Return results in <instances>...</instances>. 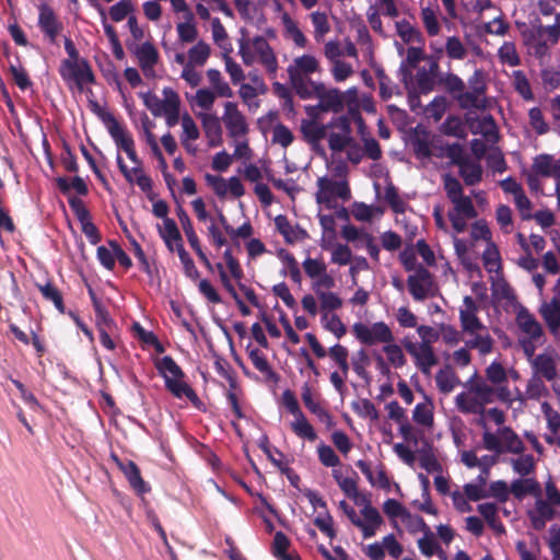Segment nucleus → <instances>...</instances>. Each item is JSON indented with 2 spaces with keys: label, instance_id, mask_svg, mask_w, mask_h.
I'll use <instances>...</instances> for the list:
<instances>
[{
  "label": "nucleus",
  "instance_id": "obj_1",
  "mask_svg": "<svg viewBox=\"0 0 560 560\" xmlns=\"http://www.w3.org/2000/svg\"><path fill=\"white\" fill-rule=\"evenodd\" d=\"M464 388L454 400L456 408L462 413L483 415L486 406L495 400L509 405L513 402L512 393L508 387H492L485 380L477 378L476 371L464 384Z\"/></svg>",
  "mask_w": 560,
  "mask_h": 560
},
{
  "label": "nucleus",
  "instance_id": "obj_2",
  "mask_svg": "<svg viewBox=\"0 0 560 560\" xmlns=\"http://www.w3.org/2000/svg\"><path fill=\"white\" fill-rule=\"evenodd\" d=\"M479 306L475 300L471 296H465L458 311L459 323L464 346L486 357L493 351L495 341L488 327L477 316Z\"/></svg>",
  "mask_w": 560,
  "mask_h": 560
},
{
  "label": "nucleus",
  "instance_id": "obj_3",
  "mask_svg": "<svg viewBox=\"0 0 560 560\" xmlns=\"http://www.w3.org/2000/svg\"><path fill=\"white\" fill-rule=\"evenodd\" d=\"M238 55L245 66L259 65L269 79L275 80L279 70L278 57L268 40L257 35L238 40Z\"/></svg>",
  "mask_w": 560,
  "mask_h": 560
},
{
  "label": "nucleus",
  "instance_id": "obj_4",
  "mask_svg": "<svg viewBox=\"0 0 560 560\" xmlns=\"http://www.w3.org/2000/svg\"><path fill=\"white\" fill-rule=\"evenodd\" d=\"M336 171V174L318 177L316 182V202L328 210H338L339 201L346 202L351 198L346 165L338 164Z\"/></svg>",
  "mask_w": 560,
  "mask_h": 560
},
{
  "label": "nucleus",
  "instance_id": "obj_5",
  "mask_svg": "<svg viewBox=\"0 0 560 560\" xmlns=\"http://www.w3.org/2000/svg\"><path fill=\"white\" fill-rule=\"evenodd\" d=\"M444 189L447 198L453 203V209L448 212V218L453 229L462 233L467 228V220L477 217L476 209L471 199L465 196L460 183L451 175L444 176Z\"/></svg>",
  "mask_w": 560,
  "mask_h": 560
},
{
  "label": "nucleus",
  "instance_id": "obj_6",
  "mask_svg": "<svg viewBox=\"0 0 560 560\" xmlns=\"http://www.w3.org/2000/svg\"><path fill=\"white\" fill-rule=\"evenodd\" d=\"M337 128L335 131H327L328 148L334 153L346 152L347 159L359 164L363 159L361 145L351 136V125L347 116L334 117L330 120V129Z\"/></svg>",
  "mask_w": 560,
  "mask_h": 560
},
{
  "label": "nucleus",
  "instance_id": "obj_7",
  "mask_svg": "<svg viewBox=\"0 0 560 560\" xmlns=\"http://www.w3.org/2000/svg\"><path fill=\"white\" fill-rule=\"evenodd\" d=\"M534 499L535 502L527 508L526 514L533 528L541 530L553 520L556 510L560 508V491L549 479L545 485V494L541 491Z\"/></svg>",
  "mask_w": 560,
  "mask_h": 560
},
{
  "label": "nucleus",
  "instance_id": "obj_8",
  "mask_svg": "<svg viewBox=\"0 0 560 560\" xmlns=\"http://www.w3.org/2000/svg\"><path fill=\"white\" fill-rule=\"evenodd\" d=\"M483 447L497 454H521L525 451L522 439L510 427H499L495 432L487 428L482 433Z\"/></svg>",
  "mask_w": 560,
  "mask_h": 560
},
{
  "label": "nucleus",
  "instance_id": "obj_9",
  "mask_svg": "<svg viewBox=\"0 0 560 560\" xmlns=\"http://www.w3.org/2000/svg\"><path fill=\"white\" fill-rule=\"evenodd\" d=\"M516 324L521 330L520 343L527 358L534 357L536 349L544 345L545 335L540 323L527 310L516 315Z\"/></svg>",
  "mask_w": 560,
  "mask_h": 560
},
{
  "label": "nucleus",
  "instance_id": "obj_10",
  "mask_svg": "<svg viewBox=\"0 0 560 560\" xmlns=\"http://www.w3.org/2000/svg\"><path fill=\"white\" fill-rule=\"evenodd\" d=\"M524 37L525 44L533 55L537 57L546 56L549 48L557 44L560 37V12L557 13L553 24L534 26L528 33L524 34Z\"/></svg>",
  "mask_w": 560,
  "mask_h": 560
},
{
  "label": "nucleus",
  "instance_id": "obj_11",
  "mask_svg": "<svg viewBox=\"0 0 560 560\" xmlns=\"http://www.w3.org/2000/svg\"><path fill=\"white\" fill-rule=\"evenodd\" d=\"M351 329L357 340L364 346H384L386 342L394 341V334L390 327L384 322H358L352 325Z\"/></svg>",
  "mask_w": 560,
  "mask_h": 560
},
{
  "label": "nucleus",
  "instance_id": "obj_12",
  "mask_svg": "<svg viewBox=\"0 0 560 560\" xmlns=\"http://www.w3.org/2000/svg\"><path fill=\"white\" fill-rule=\"evenodd\" d=\"M402 346L413 360L415 366L424 375L429 376L432 369L438 364L439 359L431 345L412 341L408 337L402 339Z\"/></svg>",
  "mask_w": 560,
  "mask_h": 560
},
{
  "label": "nucleus",
  "instance_id": "obj_13",
  "mask_svg": "<svg viewBox=\"0 0 560 560\" xmlns=\"http://www.w3.org/2000/svg\"><path fill=\"white\" fill-rule=\"evenodd\" d=\"M221 120L230 138L237 139L247 137L249 124L235 102L228 101L223 103Z\"/></svg>",
  "mask_w": 560,
  "mask_h": 560
},
{
  "label": "nucleus",
  "instance_id": "obj_14",
  "mask_svg": "<svg viewBox=\"0 0 560 560\" xmlns=\"http://www.w3.org/2000/svg\"><path fill=\"white\" fill-rule=\"evenodd\" d=\"M468 90L458 96V105L463 109H480L486 106V82L482 70H475L468 79Z\"/></svg>",
  "mask_w": 560,
  "mask_h": 560
},
{
  "label": "nucleus",
  "instance_id": "obj_15",
  "mask_svg": "<svg viewBox=\"0 0 560 560\" xmlns=\"http://www.w3.org/2000/svg\"><path fill=\"white\" fill-rule=\"evenodd\" d=\"M60 75L67 82H74L79 89L94 81L92 69L83 58L65 59L60 65Z\"/></svg>",
  "mask_w": 560,
  "mask_h": 560
},
{
  "label": "nucleus",
  "instance_id": "obj_16",
  "mask_svg": "<svg viewBox=\"0 0 560 560\" xmlns=\"http://www.w3.org/2000/svg\"><path fill=\"white\" fill-rule=\"evenodd\" d=\"M314 97L319 102L325 113L339 114L343 110L341 103V91L335 86L326 85L324 82L311 81Z\"/></svg>",
  "mask_w": 560,
  "mask_h": 560
},
{
  "label": "nucleus",
  "instance_id": "obj_17",
  "mask_svg": "<svg viewBox=\"0 0 560 560\" xmlns=\"http://www.w3.org/2000/svg\"><path fill=\"white\" fill-rule=\"evenodd\" d=\"M409 292L417 301H423L434 295L435 288L431 273L422 266H419L413 275L407 280Z\"/></svg>",
  "mask_w": 560,
  "mask_h": 560
},
{
  "label": "nucleus",
  "instance_id": "obj_18",
  "mask_svg": "<svg viewBox=\"0 0 560 560\" xmlns=\"http://www.w3.org/2000/svg\"><path fill=\"white\" fill-rule=\"evenodd\" d=\"M320 71L319 59L312 54H303L294 57L287 68L289 80L299 81L307 79L314 73Z\"/></svg>",
  "mask_w": 560,
  "mask_h": 560
},
{
  "label": "nucleus",
  "instance_id": "obj_19",
  "mask_svg": "<svg viewBox=\"0 0 560 560\" xmlns=\"http://www.w3.org/2000/svg\"><path fill=\"white\" fill-rule=\"evenodd\" d=\"M360 514L361 517L358 516L353 525L362 532L363 538L368 539L375 536L378 528L384 523L378 510L374 508L370 501H366L361 509Z\"/></svg>",
  "mask_w": 560,
  "mask_h": 560
},
{
  "label": "nucleus",
  "instance_id": "obj_20",
  "mask_svg": "<svg viewBox=\"0 0 560 560\" xmlns=\"http://www.w3.org/2000/svg\"><path fill=\"white\" fill-rule=\"evenodd\" d=\"M530 364L534 370L533 374H537L547 381H553L556 378L558 364L556 353L547 351L534 358L532 357Z\"/></svg>",
  "mask_w": 560,
  "mask_h": 560
},
{
  "label": "nucleus",
  "instance_id": "obj_21",
  "mask_svg": "<svg viewBox=\"0 0 560 560\" xmlns=\"http://www.w3.org/2000/svg\"><path fill=\"white\" fill-rule=\"evenodd\" d=\"M38 25L50 43H55L62 30V23L47 4L39 7Z\"/></svg>",
  "mask_w": 560,
  "mask_h": 560
},
{
  "label": "nucleus",
  "instance_id": "obj_22",
  "mask_svg": "<svg viewBox=\"0 0 560 560\" xmlns=\"http://www.w3.org/2000/svg\"><path fill=\"white\" fill-rule=\"evenodd\" d=\"M139 96L153 116L161 117L163 112L166 109L168 101L173 102L178 94L171 88H164L162 100L152 92H141Z\"/></svg>",
  "mask_w": 560,
  "mask_h": 560
},
{
  "label": "nucleus",
  "instance_id": "obj_23",
  "mask_svg": "<svg viewBox=\"0 0 560 560\" xmlns=\"http://www.w3.org/2000/svg\"><path fill=\"white\" fill-rule=\"evenodd\" d=\"M103 121L106 125L108 133L113 138L116 147L119 150L127 151L129 148L135 145L132 137L126 131V129L116 120V118L107 114L103 117Z\"/></svg>",
  "mask_w": 560,
  "mask_h": 560
},
{
  "label": "nucleus",
  "instance_id": "obj_24",
  "mask_svg": "<svg viewBox=\"0 0 560 560\" xmlns=\"http://www.w3.org/2000/svg\"><path fill=\"white\" fill-rule=\"evenodd\" d=\"M116 161L120 172L128 183H136L144 192H148L152 189V180L148 175L144 174L141 165H133L131 168H128L120 154H117Z\"/></svg>",
  "mask_w": 560,
  "mask_h": 560
},
{
  "label": "nucleus",
  "instance_id": "obj_25",
  "mask_svg": "<svg viewBox=\"0 0 560 560\" xmlns=\"http://www.w3.org/2000/svg\"><path fill=\"white\" fill-rule=\"evenodd\" d=\"M459 167V174L467 185H476L481 180L482 167L477 160L469 156L458 155L453 158Z\"/></svg>",
  "mask_w": 560,
  "mask_h": 560
},
{
  "label": "nucleus",
  "instance_id": "obj_26",
  "mask_svg": "<svg viewBox=\"0 0 560 560\" xmlns=\"http://www.w3.org/2000/svg\"><path fill=\"white\" fill-rule=\"evenodd\" d=\"M198 118L201 121L202 129L208 139L209 145H219L222 141L221 117H218L215 114L212 113H200L198 114Z\"/></svg>",
  "mask_w": 560,
  "mask_h": 560
},
{
  "label": "nucleus",
  "instance_id": "obj_27",
  "mask_svg": "<svg viewBox=\"0 0 560 560\" xmlns=\"http://www.w3.org/2000/svg\"><path fill=\"white\" fill-rule=\"evenodd\" d=\"M300 128L306 142L318 145L326 138L327 131L330 129V121L323 124L315 119H303Z\"/></svg>",
  "mask_w": 560,
  "mask_h": 560
},
{
  "label": "nucleus",
  "instance_id": "obj_28",
  "mask_svg": "<svg viewBox=\"0 0 560 560\" xmlns=\"http://www.w3.org/2000/svg\"><path fill=\"white\" fill-rule=\"evenodd\" d=\"M159 234L171 252H177L178 255L186 252L183 245L180 233L174 220L165 219L163 224L159 226Z\"/></svg>",
  "mask_w": 560,
  "mask_h": 560
},
{
  "label": "nucleus",
  "instance_id": "obj_29",
  "mask_svg": "<svg viewBox=\"0 0 560 560\" xmlns=\"http://www.w3.org/2000/svg\"><path fill=\"white\" fill-rule=\"evenodd\" d=\"M467 124L474 135H481L489 141H494L498 138L497 125L490 115L481 117L467 116Z\"/></svg>",
  "mask_w": 560,
  "mask_h": 560
},
{
  "label": "nucleus",
  "instance_id": "obj_30",
  "mask_svg": "<svg viewBox=\"0 0 560 560\" xmlns=\"http://www.w3.org/2000/svg\"><path fill=\"white\" fill-rule=\"evenodd\" d=\"M135 55L139 61L145 77L153 75V67L158 62L159 52L155 47L150 43L138 45L135 49Z\"/></svg>",
  "mask_w": 560,
  "mask_h": 560
},
{
  "label": "nucleus",
  "instance_id": "obj_31",
  "mask_svg": "<svg viewBox=\"0 0 560 560\" xmlns=\"http://www.w3.org/2000/svg\"><path fill=\"white\" fill-rule=\"evenodd\" d=\"M549 396V389L546 386L542 377L533 374L526 383L524 393H518L517 398L524 400H540Z\"/></svg>",
  "mask_w": 560,
  "mask_h": 560
},
{
  "label": "nucleus",
  "instance_id": "obj_32",
  "mask_svg": "<svg viewBox=\"0 0 560 560\" xmlns=\"http://www.w3.org/2000/svg\"><path fill=\"white\" fill-rule=\"evenodd\" d=\"M119 467L137 494L142 495L150 491L149 485L142 479L140 470L133 462L119 463Z\"/></svg>",
  "mask_w": 560,
  "mask_h": 560
},
{
  "label": "nucleus",
  "instance_id": "obj_33",
  "mask_svg": "<svg viewBox=\"0 0 560 560\" xmlns=\"http://www.w3.org/2000/svg\"><path fill=\"white\" fill-rule=\"evenodd\" d=\"M281 22L283 25L284 37L290 39L295 47L305 48L308 40L302 30L299 27L298 23L290 16L288 12L282 13Z\"/></svg>",
  "mask_w": 560,
  "mask_h": 560
},
{
  "label": "nucleus",
  "instance_id": "obj_34",
  "mask_svg": "<svg viewBox=\"0 0 560 560\" xmlns=\"http://www.w3.org/2000/svg\"><path fill=\"white\" fill-rule=\"evenodd\" d=\"M357 467L368 478L369 482L373 487H377L386 491L390 489L389 478L383 467L380 466L375 470H372L370 465L364 460H358Z\"/></svg>",
  "mask_w": 560,
  "mask_h": 560
},
{
  "label": "nucleus",
  "instance_id": "obj_35",
  "mask_svg": "<svg viewBox=\"0 0 560 560\" xmlns=\"http://www.w3.org/2000/svg\"><path fill=\"white\" fill-rule=\"evenodd\" d=\"M541 491V487L535 478L522 477L520 479H514L511 482V493L516 499H523L527 494L535 498Z\"/></svg>",
  "mask_w": 560,
  "mask_h": 560
},
{
  "label": "nucleus",
  "instance_id": "obj_36",
  "mask_svg": "<svg viewBox=\"0 0 560 560\" xmlns=\"http://www.w3.org/2000/svg\"><path fill=\"white\" fill-rule=\"evenodd\" d=\"M301 397L305 407L315 416H317L322 421L329 422L331 417L329 412L324 409L320 404L315 399V395L312 390V387L308 383H304L301 388Z\"/></svg>",
  "mask_w": 560,
  "mask_h": 560
},
{
  "label": "nucleus",
  "instance_id": "obj_37",
  "mask_svg": "<svg viewBox=\"0 0 560 560\" xmlns=\"http://www.w3.org/2000/svg\"><path fill=\"white\" fill-rule=\"evenodd\" d=\"M540 315L548 325L550 331L560 328V300L552 298L549 302H542L539 307Z\"/></svg>",
  "mask_w": 560,
  "mask_h": 560
},
{
  "label": "nucleus",
  "instance_id": "obj_38",
  "mask_svg": "<svg viewBox=\"0 0 560 560\" xmlns=\"http://www.w3.org/2000/svg\"><path fill=\"white\" fill-rule=\"evenodd\" d=\"M435 384L441 393L447 395L460 384V381L451 366H445L436 372Z\"/></svg>",
  "mask_w": 560,
  "mask_h": 560
},
{
  "label": "nucleus",
  "instance_id": "obj_39",
  "mask_svg": "<svg viewBox=\"0 0 560 560\" xmlns=\"http://www.w3.org/2000/svg\"><path fill=\"white\" fill-rule=\"evenodd\" d=\"M207 79L210 85V90L215 92L219 97H232L233 91L230 84L224 80L222 73L218 69H208Z\"/></svg>",
  "mask_w": 560,
  "mask_h": 560
},
{
  "label": "nucleus",
  "instance_id": "obj_40",
  "mask_svg": "<svg viewBox=\"0 0 560 560\" xmlns=\"http://www.w3.org/2000/svg\"><path fill=\"white\" fill-rule=\"evenodd\" d=\"M438 69V63L432 61L430 63L429 69L419 68L416 73V84L421 93H428L433 90L435 84V71Z\"/></svg>",
  "mask_w": 560,
  "mask_h": 560
},
{
  "label": "nucleus",
  "instance_id": "obj_41",
  "mask_svg": "<svg viewBox=\"0 0 560 560\" xmlns=\"http://www.w3.org/2000/svg\"><path fill=\"white\" fill-rule=\"evenodd\" d=\"M516 455V457L509 459L513 471L521 477L532 475L536 468V460L534 456L530 454H524V452Z\"/></svg>",
  "mask_w": 560,
  "mask_h": 560
},
{
  "label": "nucleus",
  "instance_id": "obj_42",
  "mask_svg": "<svg viewBox=\"0 0 560 560\" xmlns=\"http://www.w3.org/2000/svg\"><path fill=\"white\" fill-rule=\"evenodd\" d=\"M211 55V47L205 40H198L187 51V63L203 67Z\"/></svg>",
  "mask_w": 560,
  "mask_h": 560
},
{
  "label": "nucleus",
  "instance_id": "obj_43",
  "mask_svg": "<svg viewBox=\"0 0 560 560\" xmlns=\"http://www.w3.org/2000/svg\"><path fill=\"white\" fill-rule=\"evenodd\" d=\"M433 402L430 398L424 397V401L416 405L412 411V419L416 423L430 428L433 424Z\"/></svg>",
  "mask_w": 560,
  "mask_h": 560
},
{
  "label": "nucleus",
  "instance_id": "obj_44",
  "mask_svg": "<svg viewBox=\"0 0 560 560\" xmlns=\"http://www.w3.org/2000/svg\"><path fill=\"white\" fill-rule=\"evenodd\" d=\"M310 19L314 28V39L317 43L323 42L325 36L330 32V24L327 13L323 11H314L310 14Z\"/></svg>",
  "mask_w": 560,
  "mask_h": 560
},
{
  "label": "nucleus",
  "instance_id": "obj_45",
  "mask_svg": "<svg viewBox=\"0 0 560 560\" xmlns=\"http://www.w3.org/2000/svg\"><path fill=\"white\" fill-rule=\"evenodd\" d=\"M165 386L177 398L186 397L195 405L199 400L194 389L186 382L183 381V377L167 380Z\"/></svg>",
  "mask_w": 560,
  "mask_h": 560
},
{
  "label": "nucleus",
  "instance_id": "obj_46",
  "mask_svg": "<svg viewBox=\"0 0 560 560\" xmlns=\"http://www.w3.org/2000/svg\"><path fill=\"white\" fill-rule=\"evenodd\" d=\"M90 295L92 299L93 307L95 311L96 326L98 331L104 330H113L115 324L108 312L102 304V302L96 298L95 293L90 290Z\"/></svg>",
  "mask_w": 560,
  "mask_h": 560
},
{
  "label": "nucleus",
  "instance_id": "obj_47",
  "mask_svg": "<svg viewBox=\"0 0 560 560\" xmlns=\"http://www.w3.org/2000/svg\"><path fill=\"white\" fill-rule=\"evenodd\" d=\"M217 97H219V95L215 92L211 91L208 88H201L198 89L195 95L191 96V98H188V101L191 104V106H196L198 108H201L202 110L208 112L212 109Z\"/></svg>",
  "mask_w": 560,
  "mask_h": 560
},
{
  "label": "nucleus",
  "instance_id": "obj_48",
  "mask_svg": "<svg viewBox=\"0 0 560 560\" xmlns=\"http://www.w3.org/2000/svg\"><path fill=\"white\" fill-rule=\"evenodd\" d=\"M482 261L486 270L490 276L500 273L501 271V259L497 246L489 242L482 254Z\"/></svg>",
  "mask_w": 560,
  "mask_h": 560
},
{
  "label": "nucleus",
  "instance_id": "obj_49",
  "mask_svg": "<svg viewBox=\"0 0 560 560\" xmlns=\"http://www.w3.org/2000/svg\"><path fill=\"white\" fill-rule=\"evenodd\" d=\"M383 352L386 355L387 363L395 368V369H401L406 365L407 359L406 355L399 345H397L394 341L386 342L383 346Z\"/></svg>",
  "mask_w": 560,
  "mask_h": 560
},
{
  "label": "nucleus",
  "instance_id": "obj_50",
  "mask_svg": "<svg viewBox=\"0 0 560 560\" xmlns=\"http://www.w3.org/2000/svg\"><path fill=\"white\" fill-rule=\"evenodd\" d=\"M486 378L492 387H505L503 384L508 381V371L499 361H493L486 369Z\"/></svg>",
  "mask_w": 560,
  "mask_h": 560
},
{
  "label": "nucleus",
  "instance_id": "obj_51",
  "mask_svg": "<svg viewBox=\"0 0 560 560\" xmlns=\"http://www.w3.org/2000/svg\"><path fill=\"white\" fill-rule=\"evenodd\" d=\"M290 425L295 435L301 439H305L310 442H314L317 439V433L304 413L294 418Z\"/></svg>",
  "mask_w": 560,
  "mask_h": 560
},
{
  "label": "nucleus",
  "instance_id": "obj_52",
  "mask_svg": "<svg viewBox=\"0 0 560 560\" xmlns=\"http://www.w3.org/2000/svg\"><path fill=\"white\" fill-rule=\"evenodd\" d=\"M176 25V32L182 43H194L198 37V30L194 23V15L188 12V18Z\"/></svg>",
  "mask_w": 560,
  "mask_h": 560
},
{
  "label": "nucleus",
  "instance_id": "obj_53",
  "mask_svg": "<svg viewBox=\"0 0 560 560\" xmlns=\"http://www.w3.org/2000/svg\"><path fill=\"white\" fill-rule=\"evenodd\" d=\"M360 127L359 132L361 135V141L363 143V155L365 154L369 159L373 161H377L382 158V150L380 143L372 137H369L364 133V126L362 124V119H359Z\"/></svg>",
  "mask_w": 560,
  "mask_h": 560
},
{
  "label": "nucleus",
  "instance_id": "obj_54",
  "mask_svg": "<svg viewBox=\"0 0 560 560\" xmlns=\"http://www.w3.org/2000/svg\"><path fill=\"white\" fill-rule=\"evenodd\" d=\"M383 512L389 518L394 528H398L397 520H402L408 510L397 500L387 499L383 503Z\"/></svg>",
  "mask_w": 560,
  "mask_h": 560
},
{
  "label": "nucleus",
  "instance_id": "obj_55",
  "mask_svg": "<svg viewBox=\"0 0 560 560\" xmlns=\"http://www.w3.org/2000/svg\"><path fill=\"white\" fill-rule=\"evenodd\" d=\"M320 323L326 330L334 334L338 339L343 337L347 332L345 324L341 322L340 317L335 313L322 314Z\"/></svg>",
  "mask_w": 560,
  "mask_h": 560
},
{
  "label": "nucleus",
  "instance_id": "obj_56",
  "mask_svg": "<svg viewBox=\"0 0 560 560\" xmlns=\"http://www.w3.org/2000/svg\"><path fill=\"white\" fill-rule=\"evenodd\" d=\"M317 298L319 300L320 313H334L342 306L341 298L330 290L318 292Z\"/></svg>",
  "mask_w": 560,
  "mask_h": 560
},
{
  "label": "nucleus",
  "instance_id": "obj_57",
  "mask_svg": "<svg viewBox=\"0 0 560 560\" xmlns=\"http://www.w3.org/2000/svg\"><path fill=\"white\" fill-rule=\"evenodd\" d=\"M492 293L499 300L513 301L514 293L509 283L502 278L501 273L490 276Z\"/></svg>",
  "mask_w": 560,
  "mask_h": 560
},
{
  "label": "nucleus",
  "instance_id": "obj_58",
  "mask_svg": "<svg viewBox=\"0 0 560 560\" xmlns=\"http://www.w3.org/2000/svg\"><path fill=\"white\" fill-rule=\"evenodd\" d=\"M498 58L501 63L510 67H516L521 63V58L513 42H504L501 45L498 50Z\"/></svg>",
  "mask_w": 560,
  "mask_h": 560
},
{
  "label": "nucleus",
  "instance_id": "obj_59",
  "mask_svg": "<svg viewBox=\"0 0 560 560\" xmlns=\"http://www.w3.org/2000/svg\"><path fill=\"white\" fill-rule=\"evenodd\" d=\"M158 370L164 377L165 383H167V380H175L184 376L180 368L171 357H163L158 362Z\"/></svg>",
  "mask_w": 560,
  "mask_h": 560
},
{
  "label": "nucleus",
  "instance_id": "obj_60",
  "mask_svg": "<svg viewBox=\"0 0 560 560\" xmlns=\"http://www.w3.org/2000/svg\"><path fill=\"white\" fill-rule=\"evenodd\" d=\"M396 31L399 37L406 44H415L421 42V33L407 21L397 22Z\"/></svg>",
  "mask_w": 560,
  "mask_h": 560
},
{
  "label": "nucleus",
  "instance_id": "obj_61",
  "mask_svg": "<svg viewBox=\"0 0 560 560\" xmlns=\"http://www.w3.org/2000/svg\"><path fill=\"white\" fill-rule=\"evenodd\" d=\"M540 409L546 419L548 430L553 435L558 434L560 432V413L547 401L541 402Z\"/></svg>",
  "mask_w": 560,
  "mask_h": 560
},
{
  "label": "nucleus",
  "instance_id": "obj_62",
  "mask_svg": "<svg viewBox=\"0 0 560 560\" xmlns=\"http://www.w3.org/2000/svg\"><path fill=\"white\" fill-rule=\"evenodd\" d=\"M353 73V67L342 59L330 63V74L337 83L345 82L352 77Z\"/></svg>",
  "mask_w": 560,
  "mask_h": 560
},
{
  "label": "nucleus",
  "instance_id": "obj_63",
  "mask_svg": "<svg viewBox=\"0 0 560 560\" xmlns=\"http://www.w3.org/2000/svg\"><path fill=\"white\" fill-rule=\"evenodd\" d=\"M446 91L458 102V96L465 94V82L454 73H447L442 79Z\"/></svg>",
  "mask_w": 560,
  "mask_h": 560
},
{
  "label": "nucleus",
  "instance_id": "obj_64",
  "mask_svg": "<svg viewBox=\"0 0 560 560\" xmlns=\"http://www.w3.org/2000/svg\"><path fill=\"white\" fill-rule=\"evenodd\" d=\"M441 130L447 136L462 139L466 137L465 127L462 122V119L457 116H448L442 124Z\"/></svg>",
  "mask_w": 560,
  "mask_h": 560
}]
</instances>
